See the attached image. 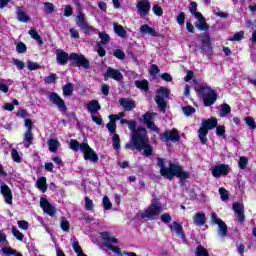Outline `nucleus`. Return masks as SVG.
Instances as JSON below:
<instances>
[{
  "label": "nucleus",
  "instance_id": "obj_1",
  "mask_svg": "<svg viewBox=\"0 0 256 256\" xmlns=\"http://www.w3.org/2000/svg\"><path fill=\"white\" fill-rule=\"evenodd\" d=\"M120 123L121 125H128L130 131H132L130 135V141L126 144V149H137V151L144 150V155H146V157H149L151 153H153V148L151 147V145H149L147 130H145V128H138L137 130H135V128L137 127V122L133 120L122 119Z\"/></svg>",
  "mask_w": 256,
  "mask_h": 256
},
{
  "label": "nucleus",
  "instance_id": "obj_2",
  "mask_svg": "<svg viewBox=\"0 0 256 256\" xmlns=\"http://www.w3.org/2000/svg\"><path fill=\"white\" fill-rule=\"evenodd\" d=\"M158 167H160V174L165 179H173V177H179V179H189L191 174L187 171H183V167L179 164H174L165 161L163 158H158Z\"/></svg>",
  "mask_w": 256,
  "mask_h": 256
},
{
  "label": "nucleus",
  "instance_id": "obj_3",
  "mask_svg": "<svg viewBox=\"0 0 256 256\" xmlns=\"http://www.w3.org/2000/svg\"><path fill=\"white\" fill-rule=\"evenodd\" d=\"M69 59L71 61H75V63L79 67H83L84 69H89V60H87L85 56H82V55L79 56L77 53H72L69 56V54H67L62 49L56 50V61L58 65H67V62L69 61Z\"/></svg>",
  "mask_w": 256,
  "mask_h": 256
},
{
  "label": "nucleus",
  "instance_id": "obj_4",
  "mask_svg": "<svg viewBox=\"0 0 256 256\" xmlns=\"http://www.w3.org/2000/svg\"><path fill=\"white\" fill-rule=\"evenodd\" d=\"M162 212L163 206H161L159 199L155 198L146 210L138 213V217H141V219H148V221H153V219H157Z\"/></svg>",
  "mask_w": 256,
  "mask_h": 256
},
{
  "label": "nucleus",
  "instance_id": "obj_5",
  "mask_svg": "<svg viewBox=\"0 0 256 256\" xmlns=\"http://www.w3.org/2000/svg\"><path fill=\"white\" fill-rule=\"evenodd\" d=\"M100 235L104 241L102 247H107L109 251H113V253H116V255H121V249L116 246L119 244V239L115 238V236L109 234L108 232H102Z\"/></svg>",
  "mask_w": 256,
  "mask_h": 256
},
{
  "label": "nucleus",
  "instance_id": "obj_6",
  "mask_svg": "<svg viewBox=\"0 0 256 256\" xmlns=\"http://www.w3.org/2000/svg\"><path fill=\"white\" fill-rule=\"evenodd\" d=\"M215 127H217V118L215 117L202 121V125L198 131L201 143H207V134L209 130L215 129Z\"/></svg>",
  "mask_w": 256,
  "mask_h": 256
},
{
  "label": "nucleus",
  "instance_id": "obj_7",
  "mask_svg": "<svg viewBox=\"0 0 256 256\" xmlns=\"http://www.w3.org/2000/svg\"><path fill=\"white\" fill-rule=\"evenodd\" d=\"M199 93L203 98L205 107H211L217 101V93L209 86H202Z\"/></svg>",
  "mask_w": 256,
  "mask_h": 256
},
{
  "label": "nucleus",
  "instance_id": "obj_8",
  "mask_svg": "<svg viewBox=\"0 0 256 256\" xmlns=\"http://www.w3.org/2000/svg\"><path fill=\"white\" fill-rule=\"evenodd\" d=\"M80 151L83 152L85 161H91L92 163H97L99 161L97 152H95V150H93L89 144L82 143L80 146Z\"/></svg>",
  "mask_w": 256,
  "mask_h": 256
},
{
  "label": "nucleus",
  "instance_id": "obj_9",
  "mask_svg": "<svg viewBox=\"0 0 256 256\" xmlns=\"http://www.w3.org/2000/svg\"><path fill=\"white\" fill-rule=\"evenodd\" d=\"M76 25L80 27L82 31L88 33V35H91V33H95V31H97L93 26L87 23V21L85 20V14H83V12L78 13L76 17Z\"/></svg>",
  "mask_w": 256,
  "mask_h": 256
},
{
  "label": "nucleus",
  "instance_id": "obj_10",
  "mask_svg": "<svg viewBox=\"0 0 256 256\" xmlns=\"http://www.w3.org/2000/svg\"><path fill=\"white\" fill-rule=\"evenodd\" d=\"M157 96L155 97V101L159 107V109H161L162 111H165L167 104L165 103V99H167V97H169V89L165 88V87H161L160 89H158L157 91Z\"/></svg>",
  "mask_w": 256,
  "mask_h": 256
},
{
  "label": "nucleus",
  "instance_id": "obj_11",
  "mask_svg": "<svg viewBox=\"0 0 256 256\" xmlns=\"http://www.w3.org/2000/svg\"><path fill=\"white\" fill-rule=\"evenodd\" d=\"M211 221L214 225H218V233L221 237L227 236V224L221 220V218L217 217L216 213H212Z\"/></svg>",
  "mask_w": 256,
  "mask_h": 256
},
{
  "label": "nucleus",
  "instance_id": "obj_12",
  "mask_svg": "<svg viewBox=\"0 0 256 256\" xmlns=\"http://www.w3.org/2000/svg\"><path fill=\"white\" fill-rule=\"evenodd\" d=\"M181 139V136L179 135V131L177 129L172 130H166L163 134H161V140L162 141H172L173 143H177Z\"/></svg>",
  "mask_w": 256,
  "mask_h": 256
},
{
  "label": "nucleus",
  "instance_id": "obj_13",
  "mask_svg": "<svg viewBox=\"0 0 256 256\" xmlns=\"http://www.w3.org/2000/svg\"><path fill=\"white\" fill-rule=\"evenodd\" d=\"M213 177L219 178L223 177V175H229V171L231 168L227 164H219L211 169Z\"/></svg>",
  "mask_w": 256,
  "mask_h": 256
},
{
  "label": "nucleus",
  "instance_id": "obj_14",
  "mask_svg": "<svg viewBox=\"0 0 256 256\" xmlns=\"http://www.w3.org/2000/svg\"><path fill=\"white\" fill-rule=\"evenodd\" d=\"M0 191L4 197L5 203H7V205H13V193L11 192V188L3 181L0 182Z\"/></svg>",
  "mask_w": 256,
  "mask_h": 256
},
{
  "label": "nucleus",
  "instance_id": "obj_15",
  "mask_svg": "<svg viewBox=\"0 0 256 256\" xmlns=\"http://www.w3.org/2000/svg\"><path fill=\"white\" fill-rule=\"evenodd\" d=\"M140 17H146L151 11V3L148 0H141L136 5Z\"/></svg>",
  "mask_w": 256,
  "mask_h": 256
},
{
  "label": "nucleus",
  "instance_id": "obj_16",
  "mask_svg": "<svg viewBox=\"0 0 256 256\" xmlns=\"http://www.w3.org/2000/svg\"><path fill=\"white\" fill-rule=\"evenodd\" d=\"M40 207L43 209L44 213H47L50 217H53L57 213L55 206L51 205L45 198L40 199Z\"/></svg>",
  "mask_w": 256,
  "mask_h": 256
},
{
  "label": "nucleus",
  "instance_id": "obj_17",
  "mask_svg": "<svg viewBox=\"0 0 256 256\" xmlns=\"http://www.w3.org/2000/svg\"><path fill=\"white\" fill-rule=\"evenodd\" d=\"M49 99L51 103H53L58 107L59 111H67V106H65V101H63V99H61V97L57 95V93H51L49 96Z\"/></svg>",
  "mask_w": 256,
  "mask_h": 256
},
{
  "label": "nucleus",
  "instance_id": "obj_18",
  "mask_svg": "<svg viewBox=\"0 0 256 256\" xmlns=\"http://www.w3.org/2000/svg\"><path fill=\"white\" fill-rule=\"evenodd\" d=\"M195 18L198 19L195 23L196 29H199V31H207V29H209V25H207V21L205 20V17H203V14H196Z\"/></svg>",
  "mask_w": 256,
  "mask_h": 256
},
{
  "label": "nucleus",
  "instance_id": "obj_19",
  "mask_svg": "<svg viewBox=\"0 0 256 256\" xmlns=\"http://www.w3.org/2000/svg\"><path fill=\"white\" fill-rule=\"evenodd\" d=\"M169 229L176 233L177 237H180L183 241H185V234L183 233V226L177 222H173L169 225Z\"/></svg>",
  "mask_w": 256,
  "mask_h": 256
},
{
  "label": "nucleus",
  "instance_id": "obj_20",
  "mask_svg": "<svg viewBox=\"0 0 256 256\" xmlns=\"http://www.w3.org/2000/svg\"><path fill=\"white\" fill-rule=\"evenodd\" d=\"M153 115L155 114H145L143 116L144 123L147 125L148 129H151V131H155V133H159V128L155 126V122H153Z\"/></svg>",
  "mask_w": 256,
  "mask_h": 256
},
{
  "label": "nucleus",
  "instance_id": "obj_21",
  "mask_svg": "<svg viewBox=\"0 0 256 256\" xmlns=\"http://www.w3.org/2000/svg\"><path fill=\"white\" fill-rule=\"evenodd\" d=\"M107 77H110L111 79H114L115 81H121V79H123V74H121V72H119V70L109 67L107 69V75L105 76V81H107Z\"/></svg>",
  "mask_w": 256,
  "mask_h": 256
},
{
  "label": "nucleus",
  "instance_id": "obj_22",
  "mask_svg": "<svg viewBox=\"0 0 256 256\" xmlns=\"http://www.w3.org/2000/svg\"><path fill=\"white\" fill-rule=\"evenodd\" d=\"M119 103L124 111H133V109H135V101L129 98H122L119 100Z\"/></svg>",
  "mask_w": 256,
  "mask_h": 256
},
{
  "label": "nucleus",
  "instance_id": "obj_23",
  "mask_svg": "<svg viewBox=\"0 0 256 256\" xmlns=\"http://www.w3.org/2000/svg\"><path fill=\"white\" fill-rule=\"evenodd\" d=\"M140 33L142 35H150L151 37H159V33H157V31H155L147 24H144L140 27Z\"/></svg>",
  "mask_w": 256,
  "mask_h": 256
},
{
  "label": "nucleus",
  "instance_id": "obj_24",
  "mask_svg": "<svg viewBox=\"0 0 256 256\" xmlns=\"http://www.w3.org/2000/svg\"><path fill=\"white\" fill-rule=\"evenodd\" d=\"M16 17L20 23H29V16L27 15V12L21 7L17 8Z\"/></svg>",
  "mask_w": 256,
  "mask_h": 256
},
{
  "label": "nucleus",
  "instance_id": "obj_25",
  "mask_svg": "<svg viewBox=\"0 0 256 256\" xmlns=\"http://www.w3.org/2000/svg\"><path fill=\"white\" fill-rule=\"evenodd\" d=\"M193 219L196 227H203L207 221V216H205V213H197Z\"/></svg>",
  "mask_w": 256,
  "mask_h": 256
},
{
  "label": "nucleus",
  "instance_id": "obj_26",
  "mask_svg": "<svg viewBox=\"0 0 256 256\" xmlns=\"http://www.w3.org/2000/svg\"><path fill=\"white\" fill-rule=\"evenodd\" d=\"M87 109L91 115H94V113H97V111L101 110V105L99 104V101L92 100L88 103Z\"/></svg>",
  "mask_w": 256,
  "mask_h": 256
},
{
  "label": "nucleus",
  "instance_id": "obj_27",
  "mask_svg": "<svg viewBox=\"0 0 256 256\" xmlns=\"http://www.w3.org/2000/svg\"><path fill=\"white\" fill-rule=\"evenodd\" d=\"M233 209L235 213L238 215L240 223H243V221H245V215H243V205L239 204L238 202H235L233 204Z\"/></svg>",
  "mask_w": 256,
  "mask_h": 256
},
{
  "label": "nucleus",
  "instance_id": "obj_28",
  "mask_svg": "<svg viewBox=\"0 0 256 256\" xmlns=\"http://www.w3.org/2000/svg\"><path fill=\"white\" fill-rule=\"evenodd\" d=\"M203 51H211V39L209 35H203L201 37Z\"/></svg>",
  "mask_w": 256,
  "mask_h": 256
},
{
  "label": "nucleus",
  "instance_id": "obj_29",
  "mask_svg": "<svg viewBox=\"0 0 256 256\" xmlns=\"http://www.w3.org/2000/svg\"><path fill=\"white\" fill-rule=\"evenodd\" d=\"M36 186L40 191H42V193H45V191H47V178H38L36 181Z\"/></svg>",
  "mask_w": 256,
  "mask_h": 256
},
{
  "label": "nucleus",
  "instance_id": "obj_30",
  "mask_svg": "<svg viewBox=\"0 0 256 256\" xmlns=\"http://www.w3.org/2000/svg\"><path fill=\"white\" fill-rule=\"evenodd\" d=\"M24 143L26 148H29L31 145H33V131H26L24 133Z\"/></svg>",
  "mask_w": 256,
  "mask_h": 256
},
{
  "label": "nucleus",
  "instance_id": "obj_31",
  "mask_svg": "<svg viewBox=\"0 0 256 256\" xmlns=\"http://www.w3.org/2000/svg\"><path fill=\"white\" fill-rule=\"evenodd\" d=\"M49 151L51 153H57V149L61 146V143H59V140L57 139H50L48 141Z\"/></svg>",
  "mask_w": 256,
  "mask_h": 256
},
{
  "label": "nucleus",
  "instance_id": "obj_32",
  "mask_svg": "<svg viewBox=\"0 0 256 256\" xmlns=\"http://www.w3.org/2000/svg\"><path fill=\"white\" fill-rule=\"evenodd\" d=\"M114 31L118 35V37H127V31H125V28H123V26L119 24H114Z\"/></svg>",
  "mask_w": 256,
  "mask_h": 256
},
{
  "label": "nucleus",
  "instance_id": "obj_33",
  "mask_svg": "<svg viewBox=\"0 0 256 256\" xmlns=\"http://www.w3.org/2000/svg\"><path fill=\"white\" fill-rule=\"evenodd\" d=\"M135 85L138 89H141V91H147V89H149V81L147 80H136Z\"/></svg>",
  "mask_w": 256,
  "mask_h": 256
},
{
  "label": "nucleus",
  "instance_id": "obj_34",
  "mask_svg": "<svg viewBox=\"0 0 256 256\" xmlns=\"http://www.w3.org/2000/svg\"><path fill=\"white\" fill-rule=\"evenodd\" d=\"M28 33L32 37V39H35V41H37L38 45H43V39L41 38L39 33H37V30L31 29Z\"/></svg>",
  "mask_w": 256,
  "mask_h": 256
},
{
  "label": "nucleus",
  "instance_id": "obj_35",
  "mask_svg": "<svg viewBox=\"0 0 256 256\" xmlns=\"http://www.w3.org/2000/svg\"><path fill=\"white\" fill-rule=\"evenodd\" d=\"M73 95V84L68 83L63 86V96L64 97H71Z\"/></svg>",
  "mask_w": 256,
  "mask_h": 256
},
{
  "label": "nucleus",
  "instance_id": "obj_36",
  "mask_svg": "<svg viewBox=\"0 0 256 256\" xmlns=\"http://www.w3.org/2000/svg\"><path fill=\"white\" fill-rule=\"evenodd\" d=\"M112 141H113V148L116 151H119V149H121V138H119V135L113 134Z\"/></svg>",
  "mask_w": 256,
  "mask_h": 256
},
{
  "label": "nucleus",
  "instance_id": "obj_37",
  "mask_svg": "<svg viewBox=\"0 0 256 256\" xmlns=\"http://www.w3.org/2000/svg\"><path fill=\"white\" fill-rule=\"evenodd\" d=\"M231 113V106L229 104H223L220 110V117H227Z\"/></svg>",
  "mask_w": 256,
  "mask_h": 256
},
{
  "label": "nucleus",
  "instance_id": "obj_38",
  "mask_svg": "<svg viewBox=\"0 0 256 256\" xmlns=\"http://www.w3.org/2000/svg\"><path fill=\"white\" fill-rule=\"evenodd\" d=\"M102 205L106 211H111V209H113V204L111 203V200H109V197L107 196L103 197Z\"/></svg>",
  "mask_w": 256,
  "mask_h": 256
},
{
  "label": "nucleus",
  "instance_id": "obj_39",
  "mask_svg": "<svg viewBox=\"0 0 256 256\" xmlns=\"http://www.w3.org/2000/svg\"><path fill=\"white\" fill-rule=\"evenodd\" d=\"M12 235L17 239L18 241H23L25 239V235L21 233V231L17 230L14 226H12Z\"/></svg>",
  "mask_w": 256,
  "mask_h": 256
},
{
  "label": "nucleus",
  "instance_id": "obj_40",
  "mask_svg": "<svg viewBox=\"0 0 256 256\" xmlns=\"http://www.w3.org/2000/svg\"><path fill=\"white\" fill-rule=\"evenodd\" d=\"M247 165H249V159L245 156H241L238 161L239 169H247Z\"/></svg>",
  "mask_w": 256,
  "mask_h": 256
},
{
  "label": "nucleus",
  "instance_id": "obj_41",
  "mask_svg": "<svg viewBox=\"0 0 256 256\" xmlns=\"http://www.w3.org/2000/svg\"><path fill=\"white\" fill-rule=\"evenodd\" d=\"M84 205H85L86 211H93V208L95 207V205L93 204V200H91L87 196L84 198Z\"/></svg>",
  "mask_w": 256,
  "mask_h": 256
},
{
  "label": "nucleus",
  "instance_id": "obj_42",
  "mask_svg": "<svg viewBox=\"0 0 256 256\" xmlns=\"http://www.w3.org/2000/svg\"><path fill=\"white\" fill-rule=\"evenodd\" d=\"M69 147L72 151H79L81 150V144L75 139H71L69 142Z\"/></svg>",
  "mask_w": 256,
  "mask_h": 256
},
{
  "label": "nucleus",
  "instance_id": "obj_43",
  "mask_svg": "<svg viewBox=\"0 0 256 256\" xmlns=\"http://www.w3.org/2000/svg\"><path fill=\"white\" fill-rule=\"evenodd\" d=\"M44 11L48 15H51V13H53V11H55V5H53V3H51V2H45L44 3Z\"/></svg>",
  "mask_w": 256,
  "mask_h": 256
},
{
  "label": "nucleus",
  "instance_id": "obj_44",
  "mask_svg": "<svg viewBox=\"0 0 256 256\" xmlns=\"http://www.w3.org/2000/svg\"><path fill=\"white\" fill-rule=\"evenodd\" d=\"M99 39H101V45H107V43L110 41V37L105 32H99L98 34Z\"/></svg>",
  "mask_w": 256,
  "mask_h": 256
},
{
  "label": "nucleus",
  "instance_id": "obj_45",
  "mask_svg": "<svg viewBox=\"0 0 256 256\" xmlns=\"http://www.w3.org/2000/svg\"><path fill=\"white\" fill-rule=\"evenodd\" d=\"M244 36H245V32L239 31V32H236L233 37L228 38V41H241V39H243Z\"/></svg>",
  "mask_w": 256,
  "mask_h": 256
},
{
  "label": "nucleus",
  "instance_id": "obj_46",
  "mask_svg": "<svg viewBox=\"0 0 256 256\" xmlns=\"http://www.w3.org/2000/svg\"><path fill=\"white\" fill-rule=\"evenodd\" d=\"M11 157L13 161H15V163H21L22 161L21 155L19 154V151H17L16 149H13L11 151Z\"/></svg>",
  "mask_w": 256,
  "mask_h": 256
},
{
  "label": "nucleus",
  "instance_id": "obj_47",
  "mask_svg": "<svg viewBox=\"0 0 256 256\" xmlns=\"http://www.w3.org/2000/svg\"><path fill=\"white\" fill-rule=\"evenodd\" d=\"M196 256H209V252L203 246H198L196 248Z\"/></svg>",
  "mask_w": 256,
  "mask_h": 256
},
{
  "label": "nucleus",
  "instance_id": "obj_48",
  "mask_svg": "<svg viewBox=\"0 0 256 256\" xmlns=\"http://www.w3.org/2000/svg\"><path fill=\"white\" fill-rule=\"evenodd\" d=\"M182 111H183L184 115H186V117H189V116L193 115V113H195V108H193L192 106H184L182 108Z\"/></svg>",
  "mask_w": 256,
  "mask_h": 256
},
{
  "label": "nucleus",
  "instance_id": "obj_49",
  "mask_svg": "<svg viewBox=\"0 0 256 256\" xmlns=\"http://www.w3.org/2000/svg\"><path fill=\"white\" fill-rule=\"evenodd\" d=\"M60 227L62 231H66V232L69 231L70 229L69 221L65 218H61Z\"/></svg>",
  "mask_w": 256,
  "mask_h": 256
},
{
  "label": "nucleus",
  "instance_id": "obj_50",
  "mask_svg": "<svg viewBox=\"0 0 256 256\" xmlns=\"http://www.w3.org/2000/svg\"><path fill=\"white\" fill-rule=\"evenodd\" d=\"M219 194L222 201H227L229 199V192L225 188H219Z\"/></svg>",
  "mask_w": 256,
  "mask_h": 256
},
{
  "label": "nucleus",
  "instance_id": "obj_51",
  "mask_svg": "<svg viewBox=\"0 0 256 256\" xmlns=\"http://www.w3.org/2000/svg\"><path fill=\"white\" fill-rule=\"evenodd\" d=\"M109 133H115L117 131V124L114 120H110V122L106 125Z\"/></svg>",
  "mask_w": 256,
  "mask_h": 256
},
{
  "label": "nucleus",
  "instance_id": "obj_52",
  "mask_svg": "<svg viewBox=\"0 0 256 256\" xmlns=\"http://www.w3.org/2000/svg\"><path fill=\"white\" fill-rule=\"evenodd\" d=\"M189 11L194 17H197V14H201V12H197V3L195 2L190 4Z\"/></svg>",
  "mask_w": 256,
  "mask_h": 256
},
{
  "label": "nucleus",
  "instance_id": "obj_53",
  "mask_svg": "<svg viewBox=\"0 0 256 256\" xmlns=\"http://www.w3.org/2000/svg\"><path fill=\"white\" fill-rule=\"evenodd\" d=\"M96 51L100 57H105V55L107 54L105 48H103V44L101 43L97 44Z\"/></svg>",
  "mask_w": 256,
  "mask_h": 256
},
{
  "label": "nucleus",
  "instance_id": "obj_54",
  "mask_svg": "<svg viewBox=\"0 0 256 256\" xmlns=\"http://www.w3.org/2000/svg\"><path fill=\"white\" fill-rule=\"evenodd\" d=\"M246 125H248L250 127V129H256V123L255 120H253V118L251 117H246L244 119Z\"/></svg>",
  "mask_w": 256,
  "mask_h": 256
},
{
  "label": "nucleus",
  "instance_id": "obj_55",
  "mask_svg": "<svg viewBox=\"0 0 256 256\" xmlns=\"http://www.w3.org/2000/svg\"><path fill=\"white\" fill-rule=\"evenodd\" d=\"M13 65L17 67V69L22 70L25 67V63L19 59L13 58L12 60Z\"/></svg>",
  "mask_w": 256,
  "mask_h": 256
},
{
  "label": "nucleus",
  "instance_id": "obj_56",
  "mask_svg": "<svg viewBox=\"0 0 256 256\" xmlns=\"http://www.w3.org/2000/svg\"><path fill=\"white\" fill-rule=\"evenodd\" d=\"M16 51L17 53H25L27 51V46L25 45V43L20 42L16 46Z\"/></svg>",
  "mask_w": 256,
  "mask_h": 256
},
{
  "label": "nucleus",
  "instance_id": "obj_57",
  "mask_svg": "<svg viewBox=\"0 0 256 256\" xmlns=\"http://www.w3.org/2000/svg\"><path fill=\"white\" fill-rule=\"evenodd\" d=\"M27 67L30 71H37V69L40 68L39 64L36 62L28 61L27 62Z\"/></svg>",
  "mask_w": 256,
  "mask_h": 256
},
{
  "label": "nucleus",
  "instance_id": "obj_58",
  "mask_svg": "<svg viewBox=\"0 0 256 256\" xmlns=\"http://www.w3.org/2000/svg\"><path fill=\"white\" fill-rule=\"evenodd\" d=\"M18 227L19 229H22L23 231H27L29 229V222L25 220L18 221Z\"/></svg>",
  "mask_w": 256,
  "mask_h": 256
},
{
  "label": "nucleus",
  "instance_id": "obj_59",
  "mask_svg": "<svg viewBox=\"0 0 256 256\" xmlns=\"http://www.w3.org/2000/svg\"><path fill=\"white\" fill-rule=\"evenodd\" d=\"M152 11L157 15V17H161L163 15V8H161L159 5H154Z\"/></svg>",
  "mask_w": 256,
  "mask_h": 256
},
{
  "label": "nucleus",
  "instance_id": "obj_60",
  "mask_svg": "<svg viewBox=\"0 0 256 256\" xmlns=\"http://www.w3.org/2000/svg\"><path fill=\"white\" fill-rule=\"evenodd\" d=\"M176 21H177L178 25H184L185 24V13L180 12L178 14V16L176 17Z\"/></svg>",
  "mask_w": 256,
  "mask_h": 256
},
{
  "label": "nucleus",
  "instance_id": "obj_61",
  "mask_svg": "<svg viewBox=\"0 0 256 256\" xmlns=\"http://www.w3.org/2000/svg\"><path fill=\"white\" fill-rule=\"evenodd\" d=\"M72 247L75 253H77V255H79L80 253H83V250H81V246H79V242L77 240L73 241Z\"/></svg>",
  "mask_w": 256,
  "mask_h": 256
},
{
  "label": "nucleus",
  "instance_id": "obj_62",
  "mask_svg": "<svg viewBox=\"0 0 256 256\" xmlns=\"http://www.w3.org/2000/svg\"><path fill=\"white\" fill-rule=\"evenodd\" d=\"M44 81L48 84L55 83V81H57V75L51 74L50 76L46 77Z\"/></svg>",
  "mask_w": 256,
  "mask_h": 256
},
{
  "label": "nucleus",
  "instance_id": "obj_63",
  "mask_svg": "<svg viewBox=\"0 0 256 256\" xmlns=\"http://www.w3.org/2000/svg\"><path fill=\"white\" fill-rule=\"evenodd\" d=\"M114 57L117 59H125V52L123 50L117 49L114 51Z\"/></svg>",
  "mask_w": 256,
  "mask_h": 256
},
{
  "label": "nucleus",
  "instance_id": "obj_64",
  "mask_svg": "<svg viewBox=\"0 0 256 256\" xmlns=\"http://www.w3.org/2000/svg\"><path fill=\"white\" fill-rule=\"evenodd\" d=\"M161 221L163 223H171V215L169 213H164L161 215Z\"/></svg>",
  "mask_w": 256,
  "mask_h": 256
}]
</instances>
